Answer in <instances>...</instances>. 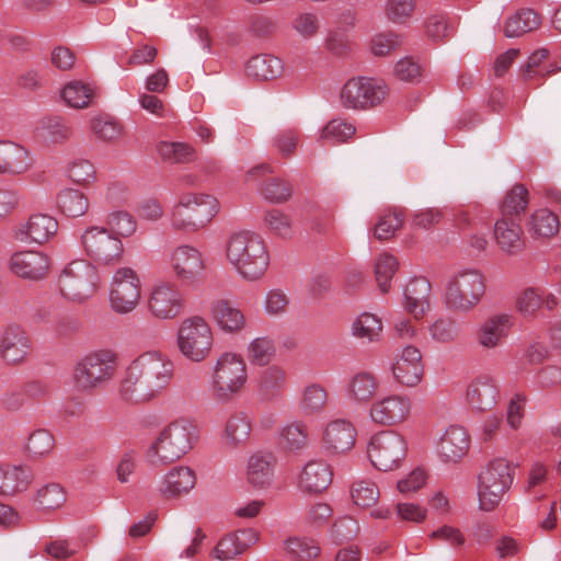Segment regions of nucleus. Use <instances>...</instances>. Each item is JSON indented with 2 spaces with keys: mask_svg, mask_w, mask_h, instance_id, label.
<instances>
[{
  "mask_svg": "<svg viewBox=\"0 0 561 561\" xmlns=\"http://www.w3.org/2000/svg\"><path fill=\"white\" fill-rule=\"evenodd\" d=\"M173 376L174 363L165 353L146 351L128 365L119 385V398L131 404L149 402L169 387Z\"/></svg>",
  "mask_w": 561,
  "mask_h": 561,
  "instance_id": "1",
  "label": "nucleus"
},
{
  "mask_svg": "<svg viewBox=\"0 0 561 561\" xmlns=\"http://www.w3.org/2000/svg\"><path fill=\"white\" fill-rule=\"evenodd\" d=\"M225 256L238 277L249 283L262 279L271 263L265 239L251 230L229 234L225 243Z\"/></svg>",
  "mask_w": 561,
  "mask_h": 561,
  "instance_id": "2",
  "label": "nucleus"
},
{
  "mask_svg": "<svg viewBox=\"0 0 561 561\" xmlns=\"http://www.w3.org/2000/svg\"><path fill=\"white\" fill-rule=\"evenodd\" d=\"M485 290L484 274L479 268L462 266L446 279L443 300L449 310L468 313L482 301Z\"/></svg>",
  "mask_w": 561,
  "mask_h": 561,
  "instance_id": "3",
  "label": "nucleus"
},
{
  "mask_svg": "<svg viewBox=\"0 0 561 561\" xmlns=\"http://www.w3.org/2000/svg\"><path fill=\"white\" fill-rule=\"evenodd\" d=\"M218 211L219 203L214 196L186 193L172 206L168 220L175 232L192 234L204 229Z\"/></svg>",
  "mask_w": 561,
  "mask_h": 561,
  "instance_id": "4",
  "label": "nucleus"
},
{
  "mask_svg": "<svg viewBox=\"0 0 561 561\" xmlns=\"http://www.w3.org/2000/svg\"><path fill=\"white\" fill-rule=\"evenodd\" d=\"M198 439L196 424L180 419L164 427L148 449V458L153 465L174 462L186 455Z\"/></svg>",
  "mask_w": 561,
  "mask_h": 561,
  "instance_id": "5",
  "label": "nucleus"
},
{
  "mask_svg": "<svg viewBox=\"0 0 561 561\" xmlns=\"http://www.w3.org/2000/svg\"><path fill=\"white\" fill-rule=\"evenodd\" d=\"M248 382V367L241 354L221 353L211 369L210 392L221 403L231 401L241 393Z\"/></svg>",
  "mask_w": 561,
  "mask_h": 561,
  "instance_id": "6",
  "label": "nucleus"
},
{
  "mask_svg": "<svg viewBox=\"0 0 561 561\" xmlns=\"http://www.w3.org/2000/svg\"><path fill=\"white\" fill-rule=\"evenodd\" d=\"M214 332L207 320L201 316L183 319L176 330V348L188 362H205L214 347Z\"/></svg>",
  "mask_w": 561,
  "mask_h": 561,
  "instance_id": "7",
  "label": "nucleus"
},
{
  "mask_svg": "<svg viewBox=\"0 0 561 561\" xmlns=\"http://www.w3.org/2000/svg\"><path fill=\"white\" fill-rule=\"evenodd\" d=\"M513 481L514 471L507 459L497 457L490 460L478 476L479 508L492 512L511 489Z\"/></svg>",
  "mask_w": 561,
  "mask_h": 561,
  "instance_id": "8",
  "label": "nucleus"
},
{
  "mask_svg": "<svg viewBox=\"0 0 561 561\" xmlns=\"http://www.w3.org/2000/svg\"><path fill=\"white\" fill-rule=\"evenodd\" d=\"M117 355L108 350L93 352L77 363L72 373L73 386L92 391L110 382L116 373Z\"/></svg>",
  "mask_w": 561,
  "mask_h": 561,
  "instance_id": "9",
  "label": "nucleus"
},
{
  "mask_svg": "<svg viewBox=\"0 0 561 561\" xmlns=\"http://www.w3.org/2000/svg\"><path fill=\"white\" fill-rule=\"evenodd\" d=\"M408 442L403 435L385 430L373 435L367 444V457L379 471L388 472L400 468L405 459Z\"/></svg>",
  "mask_w": 561,
  "mask_h": 561,
  "instance_id": "10",
  "label": "nucleus"
},
{
  "mask_svg": "<svg viewBox=\"0 0 561 561\" xmlns=\"http://www.w3.org/2000/svg\"><path fill=\"white\" fill-rule=\"evenodd\" d=\"M98 283L96 267L84 260L69 263L59 277L62 297L75 304H83L92 298Z\"/></svg>",
  "mask_w": 561,
  "mask_h": 561,
  "instance_id": "11",
  "label": "nucleus"
},
{
  "mask_svg": "<svg viewBox=\"0 0 561 561\" xmlns=\"http://www.w3.org/2000/svg\"><path fill=\"white\" fill-rule=\"evenodd\" d=\"M141 280L137 272L130 267H118L114 271L108 285V306L117 314H129L140 304Z\"/></svg>",
  "mask_w": 561,
  "mask_h": 561,
  "instance_id": "12",
  "label": "nucleus"
},
{
  "mask_svg": "<svg viewBox=\"0 0 561 561\" xmlns=\"http://www.w3.org/2000/svg\"><path fill=\"white\" fill-rule=\"evenodd\" d=\"M85 254L100 265H114L124 254L122 240L103 226L87 227L80 238Z\"/></svg>",
  "mask_w": 561,
  "mask_h": 561,
  "instance_id": "13",
  "label": "nucleus"
},
{
  "mask_svg": "<svg viewBox=\"0 0 561 561\" xmlns=\"http://www.w3.org/2000/svg\"><path fill=\"white\" fill-rule=\"evenodd\" d=\"M168 265L176 280L193 288L201 284L206 268L203 253L191 244H178L170 249Z\"/></svg>",
  "mask_w": 561,
  "mask_h": 561,
  "instance_id": "14",
  "label": "nucleus"
},
{
  "mask_svg": "<svg viewBox=\"0 0 561 561\" xmlns=\"http://www.w3.org/2000/svg\"><path fill=\"white\" fill-rule=\"evenodd\" d=\"M388 94L385 82L366 77L350 79L340 93L341 104L345 108H367L381 103Z\"/></svg>",
  "mask_w": 561,
  "mask_h": 561,
  "instance_id": "15",
  "label": "nucleus"
},
{
  "mask_svg": "<svg viewBox=\"0 0 561 561\" xmlns=\"http://www.w3.org/2000/svg\"><path fill=\"white\" fill-rule=\"evenodd\" d=\"M185 300L179 287L168 280L154 283L149 291L146 308L157 320L176 319L184 310Z\"/></svg>",
  "mask_w": 561,
  "mask_h": 561,
  "instance_id": "16",
  "label": "nucleus"
},
{
  "mask_svg": "<svg viewBox=\"0 0 561 561\" xmlns=\"http://www.w3.org/2000/svg\"><path fill=\"white\" fill-rule=\"evenodd\" d=\"M412 400L405 393H388L375 399L369 407V419L380 426H396L405 422L412 412Z\"/></svg>",
  "mask_w": 561,
  "mask_h": 561,
  "instance_id": "17",
  "label": "nucleus"
},
{
  "mask_svg": "<svg viewBox=\"0 0 561 561\" xmlns=\"http://www.w3.org/2000/svg\"><path fill=\"white\" fill-rule=\"evenodd\" d=\"M58 229L59 224L54 216L35 213L12 229V237L21 243L43 245L57 236Z\"/></svg>",
  "mask_w": 561,
  "mask_h": 561,
  "instance_id": "18",
  "label": "nucleus"
},
{
  "mask_svg": "<svg viewBox=\"0 0 561 561\" xmlns=\"http://www.w3.org/2000/svg\"><path fill=\"white\" fill-rule=\"evenodd\" d=\"M50 257L35 250H22L13 253L9 260L10 271L20 278L38 282L49 273Z\"/></svg>",
  "mask_w": 561,
  "mask_h": 561,
  "instance_id": "19",
  "label": "nucleus"
},
{
  "mask_svg": "<svg viewBox=\"0 0 561 561\" xmlns=\"http://www.w3.org/2000/svg\"><path fill=\"white\" fill-rule=\"evenodd\" d=\"M197 477L188 466H175L157 481L154 491L163 500H175L187 495L196 485Z\"/></svg>",
  "mask_w": 561,
  "mask_h": 561,
  "instance_id": "20",
  "label": "nucleus"
},
{
  "mask_svg": "<svg viewBox=\"0 0 561 561\" xmlns=\"http://www.w3.org/2000/svg\"><path fill=\"white\" fill-rule=\"evenodd\" d=\"M356 436V428L350 421L336 419L323 426L321 446L328 455H342L355 446Z\"/></svg>",
  "mask_w": 561,
  "mask_h": 561,
  "instance_id": "21",
  "label": "nucleus"
},
{
  "mask_svg": "<svg viewBox=\"0 0 561 561\" xmlns=\"http://www.w3.org/2000/svg\"><path fill=\"white\" fill-rule=\"evenodd\" d=\"M391 371L401 386L410 388L417 386L424 374L421 351L414 345H405L391 365Z\"/></svg>",
  "mask_w": 561,
  "mask_h": 561,
  "instance_id": "22",
  "label": "nucleus"
},
{
  "mask_svg": "<svg viewBox=\"0 0 561 561\" xmlns=\"http://www.w3.org/2000/svg\"><path fill=\"white\" fill-rule=\"evenodd\" d=\"M499 398L496 378L489 374H481L473 378L466 392L467 403L479 412L491 411L497 404Z\"/></svg>",
  "mask_w": 561,
  "mask_h": 561,
  "instance_id": "23",
  "label": "nucleus"
},
{
  "mask_svg": "<svg viewBox=\"0 0 561 561\" xmlns=\"http://www.w3.org/2000/svg\"><path fill=\"white\" fill-rule=\"evenodd\" d=\"M513 327V317L507 313L493 314L481 322L476 331V341L483 350L503 345Z\"/></svg>",
  "mask_w": 561,
  "mask_h": 561,
  "instance_id": "24",
  "label": "nucleus"
},
{
  "mask_svg": "<svg viewBox=\"0 0 561 561\" xmlns=\"http://www.w3.org/2000/svg\"><path fill=\"white\" fill-rule=\"evenodd\" d=\"M378 376L369 370H358L351 375L344 385L345 398L356 405H367L379 391Z\"/></svg>",
  "mask_w": 561,
  "mask_h": 561,
  "instance_id": "25",
  "label": "nucleus"
},
{
  "mask_svg": "<svg viewBox=\"0 0 561 561\" xmlns=\"http://www.w3.org/2000/svg\"><path fill=\"white\" fill-rule=\"evenodd\" d=\"M33 164L28 150L10 140H0V174L21 175Z\"/></svg>",
  "mask_w": 561,
  "mask_h": 561,
  "instance_id": "26",
  "label": "nucleus"
},
{
  "mask_svg": "<svg viewBox=\"0 0 561 561\" xmlns=\"http://www.w3.org/2000/svg\"><path fill=\"white\" fill-rule=\"evenodd\" d=\"M276 458L270 451L253 453L247 461L245 479L255 489L268 488L274 479Z\"/></svg>",
  "mask_w": 561,
  "mask_h": 561,
  "instance_id": "27",
  "label": "nucleus"
},
{
  "mask_svg": "<svg viewBox=\"0 0 561 561\" xmlns=\"http://www.w3.org/2000/svg\"><path fill=\"white\" fill-rule=\"evenodd\" d=\"M470 437L465 427L450 425L437 443V453L445 462L459 461L469 450Z\"/></svg>",
  "mask_w": 561,
  "mask_h": 561,
  "instance_id": "28",
  "label": "nucleus"
},
{
  "mask_svg": "<svg viewBox=\"0 0 561 561\" xmlns=\"http://www.w3.org/2000/svg\"><path fill=\"white\" fill-rule=\"evenodd\" d=\"M257 540L259 533L252 528L229 534L218 541L214 549V557L220 561L234 560Z\"/></svg>",
  "mask_w": 561,
  "mask_h": 561,
  "instance_id": "29",
  "label": "nucleus"
},
{
  "mask_svg": "<svg viewBox=\"0 0 561 561\" xmlns=\"http://www.w3.org/2000/svg\"><path fill=\"white\" fill-rule=\"evenodd\" d=\"M210 314L218 327L225 333H239L245 327V317L238 306L228 299H217L211 302Z\"/></svg>",
  "mask_w": 561,
  "mask_h": 561,
  "instance_id": "30",
  "label": "nucleus"
},
{
  "mask_svg": "<svg viewBox=\"0 0 561 561\" xmlns=\"http://www.w3.org/2000/svg\"><path fill=\"white\" fill-rule=\"evenodd\" d=\"M0 350L8 363H19L28 354V336L20 327L10 325L0 334Z\"/></svg>",
  "mask_w": 561,
  "mask_h": 561,
  "instance_id": "31",
  "label": "nucleus"
},
{
  "mask_svg": "<svg viewBox=\"0 0 561 561\" xmlns=\"http://www.w3.org/2000/svg\"><path fill=\"white\" fill-rule=\"evenodd\" d=\"M494 238L499 248L508 255H516L525 249L522 227L511 218L503 217L495 222Z\"/></svg>",
  "mask_w": 561,
  "mask_h": 561,
  "instance_id": "32",
  "label": "nucleus"
},
{
  "mask_svg": "<svg viewBox=\"0 0 561 561\" xmlns=\"http://www.w3.org/2000/svg\"><path fill=\"white\" fill-rule=\"evenodd\" d=\"M431 284L427 279L420 277L412 279L404 289V309L415 320L421 319L430 310Z\"/></svg>",
  "mask_w": 561,
  "mask_h": 561,
  "instance_id": "33",
  "label": "nucleus"
},
{
  "mask_svg": "<svg viewBox=\"0 0 561 561\" xmlns=\"http://www.w3.org/2000/svg\"><path fill=\"white\" fill-rule=\"evenodd\" d=\"M251 434V420L245 412L231 413L225 424L221 434L222 445L229 449L243 446Z\"/></svg>",
  "mask_w": 561,
  "mask_h": 561,
  "instance_id": "34",
  "label": "nucleus"
},
{
  "mask_svg": "<svg viewBox=\"0 0 561 561\" xmlns=\"http://www.w3.org/2000/svg\"><path fill=\"white\" fill-rule=\"evenodd\" d=\"M331 467L321 460L307 462L299 474V486L306 492L319 493L332 482Z\"/></svg>",
  "mask_w": 561,
  "mask_h": 561,
  "instance_id": "35",
  "label": "nucleus"
},
{
  "mask_svg": "<svg viewBox=\"0 0 561 561\" xmlns=\"http://www.w3.org/2000/svg\"><path fill=\"white\" fill-rule=\"evenodd\" d=\"M33 481L32 471L22 466H0V495L25 491Z\"/></svg>",
  "mask_w": 561,
  "mask_h": 561,
  "instance_id": "36",
  "label": "nucleus"
},
{
  "mask_svg": "<svg viewBox=\"0 0 561 561\" xmlns=\"http://www.w3.org/2000/svg\"><path fill=\"white\" fill-rule=\"evenodd\" d=\"M283 70V61L268 54L253 56L245 65L247 76L259 81L274 80Z\"/></svg>",
  "mask_w": 561,
  "mask_h": 561,
  "instance_id": "37",
  "label": "nucleus"
},
{
  "mask_svg": "<svg viewBox=\"0 0 561 561\" xmlns=\"http://www.w3.org/2000/svg\"><path fill=\"white\" fill-rule=\"evenodd\" d=\"M383 324L381 319L370 312H362L351 324V334L362 343H375L380 341Z\"/></svg>",
  "mask_w": 561,
  "mask_h": 561,
  "instance_id": "38",
  "label": "nucleus"
},
{
  "mask_svg": "<svg viewBox=\"0 0 561 561\" xmlns=\"http://www.w3.org/2000/svg\"><path fill=\"white\" fill-rule=\"evenodd\" d=\"M541 24L540 15L533 9H522L510 16L504 25L506 37H518L537 30Z\"/></svg>",
  "mask_w": 561,
  "mask_h": 561,
  "instance_id": "39",
  "label": "nucleus"
},
{
  "mask_svg": "<svg viewBox=\"0 0 561 561\" xmlns=\"http://www.w3.org/2000/svg\"><path fill=\"white\" fill-rule=\"evenodd\" d=\"M90 128L99 140L108 144L118 141L125 134L123 124L108 114L92 117Z\"/></svg>",
  "mask_w": 561,
  "mask_h": 561,
  "instance_id": "40",
  "label": "nucleus"
},
{
  "mask_svg": "<svg viewBox=\"0 0 561 561\" xmlns=\"http://www.w3.org/2000/svg\"><path fill=\"white\" fill-rule=\"evenodd\" d=\"M560 221L558 216L547 208L533 213L528 222V231L535 238H551L558 233Z\"/></svg>",
  "mask_w": 561,
  "mask_h": 561,
  "instance_id": "41",
  "label": "nucleus"
},
{
  "mask_svg": "<svg viewBox=\"0 0 561 561\" xmlns=\"http://www.w3.org/2000/svg\"><path fill=\"white\" fill-rule=\"evenodd\" d=\"M94 95V88L82 81H70L61 90L64 102L72 108L88 107Z\"/></svg>",
  "mask_w": 561,
  "mask_h": 561,
  "instance_id": "42",
  "label": "nucleus"
},
{
  "mask_svg": "<svg viewBox=\"0 0 561 561\" xmlns=\"http://www.w3.org/2000/svg\"><path fill=\"white\" fill-rule=\"evenodd\" d=\"M57 205L67 217L78 218L87 214L89 199L82 192L68 188L58 194Z\"/></svg>",
  "mask_w": 561,
  "mask_h": 561,
  "instance_id": "43",
  "label": "nucleus"
},
{
  "mask_svg": "<svg viewBox=\"0 0 561 561\" xmlns=\"http://www.w3.org/2000/svg\"><path fill=\"white\" fill-rule=\"evenodd\" d=\"M328 392L318 383L307 385L300 396L299 408L305 415H316L324 411Z\"/></svg>",
  "mask_w": 561,
  "mask_h": 561,
  "instance_id": "44",
  "label": "nucleus"
},
{
  "mask_svg": "<svg viewBox=\"0 0 561 561\" xmlns=\"http://www.w3.org/2000/svg\"><path fill=\"white\" fill-rule=\"evenodd\" d=\"M37 134L47 142L61 144L71 137V127L61 117H44L37 126Z\"/></svg>",
  "mask_w": 561,
  "mask_h": 561,
  "instance_id": "45",
  "label": "nucleus"
},
{
  "mask_svg": "<svg viewBox=\"0 0 561 561\" xmlns=\"http://www.w3.org/2000/svg\"><path fill=\"white\" fill-rule=\"evenodd\" d=\"M286 554L295 561H313L320 554L319 545L311 538L293 537L284 542Z\"/></svg>",
  "mask_w": 561,
  "mask_h": 561,
  "instance_id": "46",
  "label": "nucleus"
},
{
  "mask_svg": "<svg viewBox=\"0 0 561 561\" xmlns=\"http://www.w3.org/2000/svg\"><path fill=\"white\" fill-rule=\"evenodd\" d=\"M280 446L289 451L304 449L308 444V427L302 422L285 425L279 434Z\"/></svg>",
  "mask_w": 561,
  "mask_h": 561,
  "instance_id": "47",
  "label": "nucleus"
},
{
  "mask_svg": "<svg viewBox=\"0 0 561 561\" xmlns=\"http://www.w3.org/2000/svg\"><path fill=\"white\" fill-rule=\"evenodd\" d=\"M399 267L396 256L389 253H380L375 262L374 272L379 290L386 294L390 289L391 279Z\"/></svg>",
  "mask_w": 561,
  "mask_h": 561,
  "instance_id": "48",
  "label": "nucleus"
},
{
  "mask_svg": "<svg viewBox=\"0 0 561 561\" xmlns=\"http://www.w3.org/2000/svg\"><path fill=\"white\" fill-rule=\"evenodd\" d=\"M355 134V127L342 119L333 118L323 126L319 133V140L332 145L346 142Z\"/></svg>",
  "mask_w": 561,
  "mask_h": 561,
  "instance_id": "49",
  "label": "nucleus"
},
{
  "mask_svg": "<svg viewBox=\"0 0 561 561\" xmlns=\"http://www.w3.org/2000/svg\"><path fill=\"white\" fill-rule=\"evenodd\" d=\"M275 351V342L272 337L257 336L249 343L247 355L253 365L265 366L273 359Z\"/></svg>",
  "mask_w": 561,
  "mask_h": 561,
  "instance_id": "50",
  "label": "nucleus"
},
{
  "mask_svg": "<svg viewBox=\"0 0 561 561\" xmlns=\"http://www.w3.org/2000/svg\"><path fill=\"white\" fill-rule=\"evenodd\" d=\"M158 152L164 161L171 163H188L195 158V149L186 142L161 141Z\"/></svg>",
  "mask_w": 561,
  "mask_h": 561,
  "instance_id": "51",
  "label": "nucleus"
},
{
  "mask_svg": "<svg viewBox=\"0 0 561 561\" xmlns=\"http://www.w3.org/2000/svg\"><path fill=\"white\" fill-rule=\"evenodd\" d=\"M286 383V374L278 366L264 369L259 379L260 394L266 399L276 396Z\"/></svg>",
  "mask_w": 561,
  "mask_h": 561,
  "instance_id": "52",
  "label": "nucleus"
},
{
  "mask_svg": "<svg viewBox=\"0 0 561 561\" xmlns=\"http://www.w3.org/2000/svg\"><path fill=\"white\" fill-rule=\"evenodd\" d=\"M431 339L438 344H451L459 334L458 324L449 317H439L427 327Z\"/></svg>",
  "mask_w": 561,
  "mask_h": 561,
  "instance_id": "53",
  "label": "nucleus"
},
{
  "mask_svg": "<svg viewBox=\"0 0 561 561\" xmlns=\"http://www.w3.org/2000/svg\"><path fill=\"white\" fill-rule=\"evenodd\" d=\"M380 492L377 484L366 478L356 480L351 489V496L357 506L370 507L375 505L379 499Z\"/></svg>",
  "mask_w": 561,
  "mask_h": 561,
  "instance_id": "54",
  "label": "nucleus"
},
{
  "mask_svg": "<svg viewBox=\"0 0 561 561\" xmlns=\"http://www.w3.org/2000/svg\"><path fill=\"white\" fill-rule=\"evenodd\" d=\"M66 502V492L58 483H48L37 490L35 504L42 511L59 508Z\"/></svg>",
  "mask_w": 561,
  "mask_h": 561,
  "instance_id": "55",
  "label": "nucleus"
},
{
  "mask_svg": "<svg viewBox=\"0 0 561 561\" xmlns=\"http://www.w3.org/2000/svg\"><path fill=\"white\" fill-rule=\"evenodd\" d=\"M106 224L110 230L119 239L128 238L136 232L137 222L133 215L123 210H115L107 215Z\"/></svg>",
  "mask_w": 561,
  "mask_h": 561,
  "instance_id": "56",
  "label": "nucleus"
},
{
  "mask_svg": "<svg viewBox=\"0 0 561 561\" xmlns=\"http://www.w3.org/2000/svg\"><path fill=\"white\" fill-rule=\"evenodd\" d=\"M528 205V191L522 184L514 185L505 195L501 209L503 215H518Z\"/></svg>",
  "mask_w": 561,
  "mask_h": 561,
  "instance_id": "57",
  "label": "nucleus"
},
{
  "mask_svg": "<svg viewBox=\"0 0 561 561\" xmlns=\"http://www.w3.org/2000/svg\"><path fill=\"white\" fill-rule=\"evenodd\" d=\"M261 194L270 203L282 204L289 199L293 188L288 182L273 178L263 183Z\"/></svg>",
  "mask_w": 561,
  "mask_h": 561,
  "instance_id": "58",
  "label": "nucleus"
},
{
  "mask_svg": "<svg viewBox=\"0 0 561 561\" xmlns=\"http://www.w3.org/2000/svg\"><path fill=\"white\" fill-rule=\"evenodd\" d=\"M404 213L401 209H393L380 217L375 228V236L379 240L391 238L402 227Z\"/></svg>",
  "mask_w": 561,
  "mask_h": 561,
  "instance_id": "59",
  "label": "nucleus"
},
{
  "mask_svg": "<svg viewBox=\"0 0 561 561\" xmlns=\"http://www.w3.org/2000/svg\"><path fill=\"white\" fill-rule=\"evenodd\" d=\"M359 531V525L356 519L351 516H342L331 528L330 537L333 542L341 543L353 540Z\"/></svg>",
  "mask_w": 561,
  "mask_h": 561,
  "instance_id": "60",
  "label": "nucleus"
},
{
  "mask_svg": "<svg viewBox=\"0 0 561 561\" xmlns=\"http://www.w3.org/2000/svg\"><path fill=\"white\" fill-rule=\"evenodd\" d=\"M288 305L289 297L284 290L278 288L267 290L262 302L265 314L271 317L284 314Z\"/></svg>",
  "mask_w": 561,
  "mask_h": 561,
  "instance_id": "61",
  "label": "nucleus"
},
{
  "mask_svg": "<svg viewBox=\"0 0 561 561\" xmlns=\"http://www.w3.org/2000/svg\"><path fill=\"white\" fill-rule=\"evenodd\" d=\"M414 8V0H387L385 14L389 21L403 24L412 16Z\"/></svg>",
  "mask_w": 561,
  "mask_h": 561,
  "instance_id": "62",
  "label": "nucleus"
},
{
  "mask_svg": "<svg viewBox=\"0 0 561 561\" xmlns=\"http://www.w3.org/2000/svg\"><path fill=\"white\" fill-rule=\"evenodd\" d=\"M293 28L305 39L316 36L321 27L318 14L313 12H301L291 22Z\"/></svg>",
  "mask_w": 561,
  "mask_h": 561,
  "instance_id": "63",
  "label": "nucleus"
},
{
  "mask_svg": "<svg viewBox=\"0 0 561 561\" xmlns=\"http://www.w3.org/2000/svg\"><path fill=\"white\" fill-rule=\"evenodd\" d=\"M54 447V437L46 430L33 432L27 439L26 450L36 457H42L51 451Z\"/></svg>",
  "mask_w": 561,
  "mask_h": 561,
  "instance_id": "64",
  "label": "nucleus"
}]
</instances>
